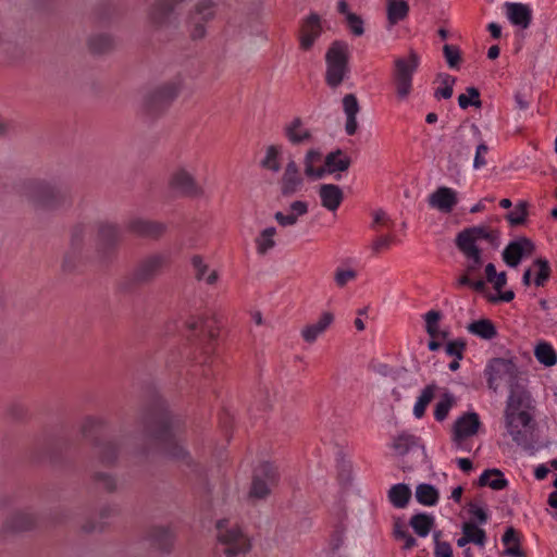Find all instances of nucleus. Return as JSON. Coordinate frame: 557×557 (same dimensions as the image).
Listing matches in <instances>:
<instances>
[{
	"mask_svg": "<svg viewBox=\"0 0 557 557\" xmlns=\"http://www.w3.org/2000/svg\"><path fill=\"white\" fill-rule=\"evenodd\" d=\"M140 419L145 441L140 448L141 455L160 454L199 472V466L194 463L188 451L181 445V434L185 428L183 419L169 411L165 400L157 392L149 394Z\"/></svg>",
	"mask_w": 557,
	"mask_h": 557,
	"instance_id": "f257e3e1",
	"label": "nucleus"
},
{
	"mask_svg": "<svg viewBox=\"0 0 557 557\" xmlns=\"http://www.w3.org/2000/svg\"><path fill=\"white\" fill-rule=\"evenodd\" d=\"M482 239L496 246L499 232L486 225H478L462 230L455 238L456 247L467 260L465 271L472 276L478 274L483 265L482 250L478 246V242Z\"/></svg>",
	"mask_w": 557,
	"mask_h": 557,
	"instance_id": "f03ea898",
	"label": "nucleus"
},
{
	"mask_svg": "<svg viewBox=\"0 0 557 557\" xmlns=\"http://www.w3.org/2000/svg\"><path fill=\"white\" fill-rule=\"evenodd\" d=\"M23 195L37 207L47 210L63 208L71 199L67 186L40 180L25 182Z\"/></svg>",
	"mask_w": 557,
	"mask_h": 557,
	"instance_id": "7ed1b4c3",
	"label": "nucleus"
},
{
	"mask_svg": "<svg viewBox=\"0 0 557 557\" xmlns=\"http://www.w3.org/2000/svg\"><path fill=\"white\" fill-rule=\"evenodd\" d=\"M171 263V253L168 251L156 252L143 258L134 270L120 282V288L125 293H132L138 286L153 281Z\"/></svg>",
	"mask_w": 557,
	"mask_h": 557,
	"instance_id": "20e7f679",
	"label": "nucleus"
},
{
	"mask_svg": "<svg viewBox=\"0 0 557 557\" xmlns=\"http://www.w3.org/2000/svg\"><path fill=\"white\" fill-rule=\"evenodd\" d=\"M83 436L92 443L103 465H112L119 456L120 447L115 441L107 438L106 425L100 419L87 418L83 424Z\"/></svg>",
	"mask_w": 557,
	"mask_h": 557,
	"instance_id": "39448f33",
	"label": "nucleus"
},
{
	"mask_svg": "<svg viewBox=\"0 0 557 557\" xmlns=\"http://www.w3.org/2000/svg\"><path fill=\"white\" fill-rule=\"evenodd\" d=\"M349 46L346 41L335 40L325 53V79L329 86H339L349 72Z\"/></svg>",
	"mask_w": 557,
	"mask_h": 557,
	"instance_id": "423d86ee",
	"label": "nucleus"
},
{
	"mask_svg": "<svg viewBox=\"0 0 557 557\" xmlns=\"http://www.w3.org/2000/svg\"><path fill=\"white\" fill-rule=\"evenodd\" d=\"M228 520L221 519L216 522L219 542L225 546L224 554L227 557H236L247 554L251 548L249 537L237 528H228Z\"/></svg>",
	"mask_w": 557,
	"mask_h": 557,
	"instance_id": "0eeeda50",
	"label": "nucleus"
},
{
	"mask_svg": "<svg viewBox=\"0 0 557 557\" xmlns=\"http://www.w3.org/2000/svg\"><path fill=\"white\" fill-rule=\"evenodd\" d=\"M122 238L120 226L111 222H100L96 238V255L99 262H107L114 256Z\"/></svg>",
	"mask_w": 557,
	"mask_h": 557,
	"instance_id": "6e6552de",
	"label": "nucleus"
},
{
	"mask_svg": "<svg viewBox=\"0 0 557 557\" xmlns=\"http://www.w3.org/2000/svg\"><path fill=\"white\" fill-rule=\"evenodd\" d=\"M419 55L410 50L407 58L395 61V87L398 99L405 100L411 91L412 75L419 65Z\"/></svg>",
	"mask_w": 557,
	"mask_h": 557,
	"instance_id": "1a4fd4ad",
	"label": "nucleus"
},
{
	"mask_svg": "<svg viewBox=\"0 0 557 557\" xmlns=\"http://www.w3.org/2000/svg\"><path fill=\"white\" fill-rule=\"evenodd\" d=\"M277 482V469L271 462L261 463L256 470L252 479L250 496L264 498L271 492L272 486Z\"/></svg>",
	"mask_w": 557,
	"mask_h": 557,
	"instance_id": "9d476101",
	"label": "nucleus"
},
{
	"mask_svg": "<svg viewBox=\"0 0 557 557\" xmlns=\"http://www.w3.org/2000/svg\"><path fill=\"white\" fill-rule=\"evenodd\" d=\"M351 164V159L343 150L337 149L327 153L323 163L315 168V180H322L326 176H333L339 180L342 174L347 172Z\"/></svg>",
	"mask_w": 557,
	"mask_h": 557,
	"instance_id": "9b49d317",
	"label": "nucleus"
},
{
	"mask_svg": "<svg viewBox=\"0 0 557 557\" xmlns=\"http://www.w3.org/2000/svg\"><path fill=\"white\" fill-rule=\"evenodd\" d=\"M86 231L87 226L84 223H78L73 227L70 250L66 252L63 261V268L67 271L74 270L77 263L88 258L84 252Z\"/></svg>",
	"mask_w": 557,
	"mask_h": 557,
	"instance_id": "f8f14e48",
	"label": "nucleus"
},
{
	"mask_svg": "<svg viewBox=\"0 0 557 557\" xmlns=\"http://www.w3.org/2000/svg\"><path fill=\"white\" fill-rule=\"evenodd\" d=\"M506 428L512 440L519 445L528 443L532 436L531 416L528 412L505 414Z\"/></svg>",
	"mask_w": 557,
	"mask_h": 557,
	"instance_id": "ddd939ff",
	"label": "nucleus"
},
{
	"mask_svg": "<svg viewBox=\"0 0 557 557\" xmlns=\"http://www.w3.org/2000/svg\"><path fill=\"white\" fill-rule=\"evenodd\" d=\"M178 94V84L175 82L168 83L152 92L146 98V109L150 114H158L170 106Z\"/></svg>",
	"mask_w": 557,
	"mask_h": 557,
	"instance_id": "4468645a",
	"label": "nucleus"
},
{
	"mask_svg": "<svg viewBox=\"0 0 557 557\" xmlns=\"http://www.w3.org/2000/svg\"><path fill=\"white\" fill-rule=\"evenodd\" d=\"M535 246L527 237H519L517 240L510 242L503 251L505 263L511 268H517L524 257L534 253Z\"/></svg>",
	"mask_w": 557,
	"mask_h": 557,
	"instance_id": "2eb2a0df",
	"label": "nucleus"
},
{
	"mask_svg": "<svg viewBox=\"0 0 557 557\" xmlns=\"http://www.w3.org/2000/svg\"><path fill=\"white\" fill-rule=\"evenodd\" d=\"M516 366L506 359H493L487 368V383L493 389H496L500 381H512L516 377Z\"/></svg>",
	"mask_w": 557,
	"mask_h": 557,
	"instance_id": "dca6fc26",
	"label": "nucleus"
},
{
	"mask_svg": "<svg viewBox=\"0 0 557 557\" xmlns=\"http://www.w3.org/2000/svg\"><path fill=\"white\" fill-rule=\"evenodd\" d=\"M481 425L479 416L474 412L465 413L454 424L453 440L457 446H460L462 442L478 433Z\"/></svg>",
	"mask_w": 557,
	"mask_h": 557,
	"instance_id": "f3484780",
	"label": "nucleus"
},
{
	"mask_svg": "<svg viewBox=\"0 0 557 557\" xmlns=\"http://www.w3.org/2000/svg\"><path fill=\"white\" fill-rule=\"evenodd\" d=\"M428 202L430 207L447 214L450 213L458 203V196L454 189L443 186L438 187L429 196Z\"/></svg>",
	"mask_w": 557,
	"mask_h": 557,
	"instance_id": "a211bd4d",
	"label": "nucleus"
},
{
	"mask_svg": "<svg viewBox=\"0 0 557 557\" xmlns=\"http://www.w3.org/2000/svg\"><path fill=\"white\" fill-rule=\"evenodd\" d=\"M183 0H158L150 11V20L153 25L161 27L172 22L175 8Z\"/></svg>",
	"mask_w": 557,
	"mask_h": 557,
	"instance_id": "6ab92c4d",
	"label": "nucleus"
},
{
	"mask_svg": "<svg viewBox=\"0 0 557 557\" xmlns=\"http://www.w3.org/2000/svg\"><path fill=\"white\" fill-rule=\"evenodd\" d=\"M304 178L300 169L295 161H289L281 180V190L284 196H289L301 190Z\"/></svg>",
	"mask_w": 557,
	"mask_h": 557,
	"instance_id": "aec40b11",
	"label": "nucleus"
},
{
	"mask_svg": "<svg viewBox=\"0 0 557 557\" xmlns=\"http://www.w3.org/2000/svg\"><path fill=\"white\" fill-rule=\"evenodd\" d=\"M127 228L138 236L157 238L165 232L166 227L160 222L134 218L128 221Z\"/></svg>",
	"mask_w": 557,
	"mask_h": 557,
	"instance_id": "412c9836",
	"label": "nucleus"
},
{
	"mask_svg": "<svg viewBox=\"0 0 557 557\" xmlns=\"http://www.w3.org/2000/svg\"><path fill=\"white\" fill-rule=\"evenodd\" d=\"M321 206L335 213L344 200L343 189L335 184H322L318 189Z\"/></svg>",
	"mask_w": 557,
	"mask_h": 557,
	"instance_id": "4be33fe9",
	"label": "nucleus"
},
{
	"mask_svg": "<svg viewBox=\"0 0 557 557\" xmlns=\"http://www.w3.org/2000/svg\"><path fill=\"white\" fill-rule=\"evenodd\" d=\"M284 135L294 145H304L312 137L311 128L300 117L293 119L284 126Z\"/></svg>",
	"mask_w": 557,
	"mask_h": 557,
	"instance_id": "5701e85b",
	"label": "nucleus"
},
{
	"mask_svg": "<svg viewBox=\"0 0 557 557\" xmlns=\"http://www.w3.org/2000/svg\"><path fill=\"white\" fill-rule=\"evenodd\" d=\"M171 187L176 193L185 196H196L200 190L194 177L184 169L177 170L172 175Z\"/></svg>",
	"mask_w": 557,
	"mask_h": 557,
	"instance_id": "b1692460",
	"label": "nucleus"
},
{
	"mask_svg": "<svg viewBox=\"0 0 557 557\" xmlns=\"http://www.w3.org/2000/svg\"><path fill=\"white\" fill-rule=\"evenodd\" d=\"M384 5L389 28L404 22L409 15L410 7L408 0H384Z\"/></svg>",
	"mask_w": 557,
	"mask_h": 557,
	"instance_id": "393cba45",
	"label": "nucleus"
},
{
	"mask_svg": "<svg viewBox=\"0 0 557 557\" xmlns=\"http://www.w3.org/2000/svg\"><path fill=\"white\" fill-rule=\"evenodd\" d=\"M508 20L516 26L525 29L529 27L532 18V11L528 4L520 2H507L505 4Z\"/></svg>",
	"mask_w": 557,
	"mask_h": 557,
	"instance_id": "a878e982",
	"label": "nucleus"
},
{
	"mask_svg": "<svg viewBox=\"0 0 557 557\" xmlns=\"http://www.w3.org/2000/svg\"><path fill=\"white\" fill-rule=\"evenodd\" d=\"M37 518L29 511H17L3 524V533H16L30 530L36 525Z\"/></svg>",
	"mask_w": 557,
	"mask_h": 557,
	"instance_id": "bb28decb",
	"label": "nucleus"
},
{
	"mask_svg": "<svg viewBox=\"0 0 557 557\" xmlns=\"http://www.w3.org/2000/svg\"><path fill=\"white\" fill-rule=\"evenodd\" d=\"M214 14V4L209 0H201L197 7L195 13L191 15V20L195 23L191 36L194 39H199L205 36V27L200 24V21H208Z\"/></svg>",
	"mask_w": 557,
	"mask_h": 557,
	"instance_id": "cd10ccee",
	"label": "nucleus"
},
{
	"mask_svg": "<svg viewBox=\"0 0 557 557\" xmlns=\"http://www.w3.org/2000/svg\"><path fill=\"white\" fill-rule=\"evenodd\" d=\"M343 109L346 114L345 131L348 135H355L358 129L357 114L360 106L354 94H348L343 98Z\"/></svg>",
	"mask_w": 557,
	"mask_h": 557,
	"instance_id": "c85d7f7f",
	"label": "nucleus"
},
{
	"mask_svg": "<svg viewBox=\"0 0 557 557\" xmlns=\"http://www.w3.org/2000/svg\"><path fill=\"white\" fill-rule=\"evenodd\" d=\"M148 540L156 549L169 552L173 544L174 534L169 528L153 527L148 533Z\"/></svg>",
	"mask_w": 557,
	"mask_h": 557,
	"instance_id": "c756f323",
	"label": "nucleus"
},
{
	"mask_svg": "<svg viewBox=\"0 0 557 557\" xmlns=\"http://www.w3.org/2000/svg\"><path fill=\"white\" fill-rule=\"evenodd\" d=\"M503 544L506 546L504 555L509 557H527L525 552L521 548V542L517 531L509 527L502 537Z\"/></svg>",
	"mask_w": 557,
	"mask_h": 557,
	"instance_id": "7c9ffc66",
	"label": "nucleus"
},
{
	"mask_svg": "<svg viewBox=\"0 0 557 557\" xmlns=\"http://www.w3.org/2000/svg\"><path fill=\"white\" fill-rule=\"evenodd\" d=\"M308 206L304 201H295L290 205L287 213L276 212L275 220L282 226H288L296 223L297 218L307 212Z\"/></svg>",
	"mask_w": 557,
	"mask_h": 557,
	"instance_id": "2f4dec72",
	"label": "nucleus"
},
{
	"mask_svg": "<svg viewBox=\"0 0 557 557\" xmlns=\"http://www.w3.org/2000/svg\"><path fill=\"white\" fill-rule=\"evenodd\" d=\"M479 485L490 486L495 491H500L507 487L508 481L504 478V474L500 470L488 469L481 474L479 479Z\"/></svg>",
	"mask_w": 557,
	"mask_h": 557,
	"instance_id": "473e14b6",
	"label": "nucleus"
},
{
	"mask_svg": "<svg viewBox=\"0 0 557 557\" xmlns=\"http://www.w3.org/2000/svg\"><path fill=\"white\" fill-rule=\"evenodd\" d=\"M411 498V490L407 484L398 483L388 491V499L396 508H405Z\"/></svg>",
	"mask_w": 557,
	"mask_h": 557,
	"instance_id": "72a5a7b5",
	"label": "nucleus"
},
{
	"mask_svg": "<svg viewBox=\"0 0 557 557\" xmlns=\"http://www.w3.org/2000/svg\"><path fill=\"white\" fill-rule=\"evenodd\" d=\"M188 327L190 329L191 332H194L195 336L208 337V341H209L208 349H211V346L213 345L215 338L219 335V332L216 329L212 327V325L209 321H203V320L193 321L188 324Z\"/></svg>",
	"mask_w": 557,
	"mask_h": 557,
	"instance_id": "f704fd0d",
	"label": "nucleus"
},
{
	"mask_svg": "<svg viewBox=\"0 0 557 557\" xmlns=\"http://www.w3.org/2000/svg\"><path fill=\"white\" fill-rule=\"evenodd\" d=\"M434 518L426 513L413 515L409 522L416 534L421 537H424L430 533L434 527Z\"/></svg>",
	"mask_w": 557,
	"mask_h": 557,
	"instance_id": "c9c22d12",
	"label": "nucleus"
},
{
	"mask_svg": "<svg viewBox=\"0 0 557 557\" xmlns=\"http://www.w3.org/2000/svg\"><path fill=\"white\" fill-rule=\"evenodd\" d=\"M191 265L195 271V276L198 281H205L209 285H213L218 280V273L215 271H211L209 274L208 265L205 263L201 256H194L191 258Z\"/></svg>",
	"mask_w": 557,
	"mask_h": 557,
	"instance_id": "e433bc0d",
	"label": "nucleus"
},
{
	"mask_svg": "<svg viewBox=\"0 0 557 557\" xmlns=\"http://www.w3.org/2000/svg\"><path fill=\"white\" fill-rule=\"evenodd\" d=\"M438 497V491L431 484L422 483L416 487V498L421 505L434 506Z\"/></svg>",
	"mask_w": 557,
	"mask_h": 557,
	"instance_id": "4c0bfd02",
	"label": "nucleus"
},
{
	"mask_svg": "<svg viewBox=\"0 0 557 557\" xmlns=\"http://www.w3.org/2000/svg\"><path fill=\"white\" fill-rule=\"evenodd\" d=\"M276 228L273 226L264 228L256 238L257 252L259 255L268 253L275 246Z\"/></svg>",
	"mask_w": 557,
	"mask_h": 557,
	"instance_id": "58836bf2",
	"label": "nucleus"
},
{
	"mask_svg": "<svg viewBox=\"0 0 557 557\" xmlns=\"http://www.w3.org/2000/svg\"><path fill=\"white\" fill-rule=\"evenodd\" d=\"M468 330L472 334H475L484 339H491L497 334L494 324L487 319H481L471 323L468 326Z\"/></svg>",
	"mask_w": 557,
	"mask_h": 557,
	"instance_id": "ea45409f",
	"label": "nucleus"
},
{
	"mask_svg": "<svg viewBox=\"0 0 557 557\" xmlns=\"http://www.w3.org/2000/svg\"><path fill=\"white\" fill-rule=\"evenodd\" d=\"M534 355L545 367H553L557 362V355L548 343H540L534 349Z\"/></svg>",
	"mask_w": 557,
	"mask_h": 557,
	"instance_id": "a19ab883",
	"label": "nucleus"
},
{
	"mask_svg": "<svg viewBox=\"0 0 557 557\" xmlns=\"http://www.w3.org/2000/svg\"><path fill=\"white\" fill-rule=\"evenodd\" d=\"M437 389V386L435 384L428 385L419 396L414 407H413V413L417 418H422L428 405L432 401L434 394Z\"/></svg>",
	"mask_w": 557,
	"mask_h": 557,
	"instance_id": "79ce46f5",
	"label": "nucleus"
},
{
	"mask_svg": "<svg viewBox=\"0 0 557 557\" xmlns=\"http://www.w3.org/2000/svg\"><path fill=\"white\" fill-rule=\"evenodd\" d=\"M313 45V12H310L300 28V46L309 50Z\"/></svg>",
	"mask_w": 557,
	"mask_h": 557,
	"instance_id": "37998d69",
	"label": "nucleus"
},
{
	"mask_svg": "<svg viewBox=\"0 0 557 557\" xmlns=\"http://www.w3.org/2000/svg\"><path fill=\"white\" fill-rule=\"evenodd\" d=\"M66 444H51L45 451L44 456L40 457L42 460H48L51 463L60 465L64 460V455L67 453Z\"/></svg>",
	"mask_w": 557,
	"mask_h": 557,
	"instance_id": "c03bdc74",
	"label": "nucleus"
},
{
	"mask_svg": "<svg viewBox=\"0 0 557 557\" xmlns=\"http://www.w3.org/2000/svg\"><path fill=\"white\" fill-rule=\"evenodd\" d=\"M113 46V39L108 34L94 35L89 39V48L94 53H104Z\"/></svg>",
	"mask_w": 557,
	"mask_h": 557,
	"instance_id": "a18cd8bd",
	"label": "nucleus"
},
{
	"mask_svg": "<svg viewBox=\"0 0 557 557\" xmlns=\"http://www.w3.org/2000/svg\"><path fill=\"white\" fill-rule=\"evenodd\" d=\"M456 403L453 394L444 393L435 406L434 417L437 421H443L448 416L450 408Z\"/></svg>",
	"mask_w": 557,
	"mask_h": 557,
	"instance_id": "49530a36",
	"label": "nucleus"
},
{
	"mask_svg": "<svg viewBox=\"0 0 557 557\" xmlns=\"http://www.w3.org/2000/svg\"><path fill=\"white\" fill-rule=\"evenodd\" d=\"M462 533L467 536L470 543H474L479 546H483L485 543V531L476 527L472 522H465L462 525Z\"/></svg>",
	"mask_w": 557,
	"mask_h": 557,
	"instance_id": "de8ad7c7",
	"label": "nucleus"
},
{
	"mask_svg": "<svg viewBox=\"0 0 557 557\" xmlns=\"http://www.w3.org/2000/svg\"><path fill=\"white\" fill-rule=\"evenodd\" d=\"M281 156V147L280 146H269L265 152V157L262 160L261 164L267 170L277 172L281 168L280 165V158Z\"/></svg>",
	"mask_w": 557,
	"mask_h": 557,
	"instance_id": "09e8293b",
	"label": "nucleus"
},
{
	"mask_svg": "<svg viewBox=\"0 0 557 557\" xmlns=\"http://www.w3.org/2000/svg\"><path fill=\"white\" fill-rule=\"evenodd\" d=\"M458 104L461 109H467L469 106L481 108L482 101L480 99V91L475 87H468L466 94L458 97Z\"/></svg>",
	"mask_w": 557,
	"mask_h": 557,
	"instance_id": "8fccbe9b",
	"label": "nucleus"
},
{
	"mask_svg": "<svg viewBox=\"0 0 557 557\" xmlns=\"http://www.w3.org/2000/svg\"><path fill=\"white\" fill-rule=\"evenodd\" d=\"M533 267L537 269L534 284L543 286L550 276V267L547 260L539 258L533 262Z\"/></svg>",
	"mask_w": 557,
	"mask_h": 557,
	"instance_id": "3c124183",
	"label": "nucleus"
},
{
	"mask_svg": "<svg viewBox=\"0 0 557 557\" xmlns=\"http://www.w3.org/2000/svg\"><path fill=\"white\" fill-rule=\"evenodd\" d=\"M425 329L428 334L434 338L440 334L438 322L441 320V313L435 310L428 311L424 315Z\"/></svg>",
	"mask_w": 557,
	"mask_h": 557,
	"instance_id": "603ef678",
	"label": "nucleus"
},
{
	"mask_svg": "<svg viewBox=\"0 0 557 557\" xmlns=\"http://www.w3.org/2000/svg\"><path fill=\"white\" fill-rule=\"evenodd\" d=\"M414 436L410 434L398 435L393 443V448L398 455H405L414 445Z\"/></svg>",
	"mask_w": 557,
	"mask_h": 557,
	"instance_id": "864d4df0",
	"label": "nucleus"
},
{
	"mask_svg": "<svg viewBox=\"0 0 557 557\" xmlns=\"http://www.w3.org/2000/svg\"><path fill=\"white\" fill-rule=\"evenodd\" d=\"M528 209L525 202H520L515 210L507 215V220L512 226L521 225L525 222Z\"/></svg>",
	"mask_w": 557,
	"mask_h": 557,
	"instance_id": "5fc2aeb1",
	"label": "nucleus"
},
{
	"mask_svg": "<svg viewBox=\"0 0 557 557\" xmlns=\"http://www.w3.org/2000/svg\"><path fill=\"white\" fill-rule=\"evenodd\" d=\"M523 399H524L523 393H517V392L512 391L508 397L505 414L515 413V412H525L524 410L521 409Z\"/></svg>",
	"mask_w": 557,
	"mask_h": 557,
	"instance_id": "6e6d98bb",
	"label": "nucleus"
},
{
	"mask_svg": "<svg viewBox=\"0 0 557 557\" xmlns=\"http://www.w3.org/2000/svg\"><path fill=\"white\" fill-rule=\"evenodd\" d=\"M456 78L450 75H444L442 78V87L435 90L436 98L449 99L453 96V87Z\"/></svg>",
	"mask_w": 557,
	"mask_h": 557,
	"instance_id": "4d7b16f0",
	"label": "nucleus"
},
{
	"mask_svg": "<svg viewBox=\"0 0 557 557\" xmlns=\"http://www.w3.org/2000/svg\"><path fill=\"white\" fill-rule=\"evenodd\" d=\"M445 59L450 67H457L461 61V53L458 47L445 45L443 48Z\"/></svg>",
	"mask_w": 557,
	"mask_h": 557,
	"instance_id": "13d9d810",
	"label": "nucleus"
},
{
	"mask_svg": "<svg viewBox=\"0 0 557 557\" xmlns=\"http://www.w3.org/2000/svg\"><path fill=\"white\" fill-rule=\"evenodd\" d=\"M95 482L102 487L103 490L108 492H113L116 488V481L111 475L103 473V472H97L95 474Z\"/></svg>",
	"mask_w": 557,
	"mask_h": 557,
	"instance_id": "bf43d9fd",
	"label": "nucleus"
},
{
	"mask_svg": "<svg viewBox=\"0 0 557 557\" xmlns=\"http://www.w3.org/2000/svg\"><path fill=\"white\" fill-rule=\"evenodd\" d=\"M393 243V236L382 235L376 237L371 244V250L374 255H379L382 251L389 248Z\"/></svg>",
	"mask_w": 557,
	"mask_h": 557,
	"instance_id": "052dcab7",
	"label": "nucleus"
},
{
	"mask_svg": "<svg viewBox=\"0 0 557 557\" xmlns=\"http://www.w3.org/2000/svg\"><path fill=\"white\" fill-rule=\"evenodd\" d=\"M348 28L355 36H361L364 33L363 20L361 16L356 13L352 15H348V18L345 20Z\"/></svg>",
	"mask_w": 557,
	"mask_h": 557,
	"instance_id": "680f3d73",
	"label": "nucleus"
},
{
	"mask_svg": "<svg viewBox=\"0 0 557 557\" xmlns=\"http://www.w3.org/2000/svg\"><path fill=\"white\" fill-rule=\"evenodd\" d=\"M488 152V146L485 143H481L476 146L473 168L479 170L486 164L485 154Z\"/></svg>",
	"mask_w": 557,
	"mask_h": 557,
	"instance_id": "e2e57ef3",
	"label": "nucleus"
},
{
	"mask_svg": "<svg viewBox=\"0 0 557 557\" xmlns=\"http://www.w3.org/2000/svg\"><path fill=\"white\" fill-rule=\"evenodd\" d=\"M356 276H357V273L352 269L337 270L335 273V282L338 286L343 287L348 282L355 280Z\"/></svg>",
	"mask_w": 557,
	"mask_h": 557,
	"instance_id": "0e129e2a",
	"label": "nucleus"
},
{
	"mask_svg": "<svg viewBox=\"0 0 557 557\" xmlns=\"http://www.w3.org/2000/svg\"><path fill=\"white\" fill-rule=\"evenodd\" d=\"M334 321V314L330 311L321 313L320 319L315 322V335L323 333Z\"/></svg>",
	"mask_w": 557,
	"mask_h": 557,
	"instance_id": "69168bd1",
	"label": "nucleus"
},
{
	"mask_svg": "<svg viewBox=\"0 0 557 557\" xmlns=\"http://www.w3.org/2000/svg\"><path fill=\"white\" fill-rule=\"evenodd\" d=\"M465 344L462 342H450L446 346V352L450 356H455L457 359H462V351Z\"/></svg>",
	"mask_w": 557,
	"mask_h": 557,
	"instance_id": "338daca9",
	"label": "nucleus"
},
{
	"mask_svg": "<svg viewBox=\"0 0 557 557\" xmlns=\"http://www.w3.org/2000/svg\"><path fill=\"white\" fill-rule=\"evenodd\" d=\"M435 557H453V549L449 543L447 542H437L435 545Z\"/></svg>",
	"mask_w": 557,
	"mask_h": 557,
	"instance_id": "774afa93",
	"label": "nucleus"
}]
</instances>
